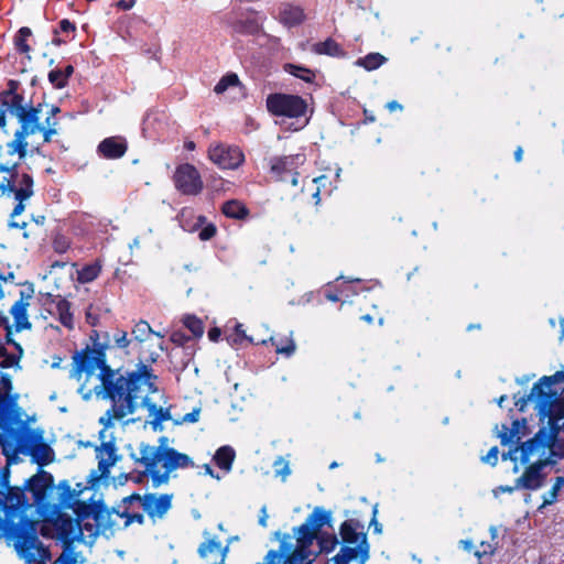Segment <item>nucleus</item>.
Listing matches in <instances>:
<instances>
[{
	"instance_id": "25",
	"label": "nucleus",
	"mask_w": 564,
	"mask_h": 564,
	"mask_svg": "<svg viewBox=\"0 0 564 564\" xmlns=\"http://www.w3.org/2000/svg\"><path fill=\"white\" fill-rule=\"evenodd\" d=\"M527 421L516 420L512 422V426L508 427L507 425H502L501 430L498 432V437L502 445H512L518 443L522 436L525 434Z\"/></svg>"
},
{
	"instance_id": "2",
	"label": "nucleus",
	"mask_w": 564,
	"mask_h": 564,
	"mask_svg": "<svg viewBox=\"0 0 564 564\" xmlns=\"http://www.w3.org/2000/svg\"><path fill=\"white\" fill-rule=\"evenodd\" d=\"M563 382L564 371H557L552 376L542 377L528 395H514L516 406L520 411H523L528 403L533 404L540 421L546 423V426L533 438L502 454L503 460L509 458L514 463L513 473L519 471L518 463L542 467L554 463L551 459L554 453V434L558 433V422L564 417V399L560 397V389L555 386Z\"/></svg>"
},
{
	"instance_id": "52",
	"label": "nucleus",
	"mask_w": 564,
	"mask_h": 564,
	"mask_svg": "<svg viewBox=\"0 0 564 564\" xmlns=\"http://www.w3.org/2000/svg\"><path fill=\"white\" fill-rule=\"evenodd\" d=\"M59 26L63 32H70L75 30V25L68 20H62Z\"/></svg>"
},
{
	"instance_id": "47",
	"label": "nucleus",
	"mask_w": 564,
	"mask_h": 564,
	"mask_svg": "<svg viewBox=\"0 0 564 564\" xmlns=\"http://www.w3.org/2000/svg\"><path fill=\"white\" fill-rule=\"evenodd\" d=\"M556 434H554V438L556 437ZM553 456H558V457H564V438L558 441L556 443V441L554 440V453H553Z\"/></svg>"
},
{
	"instance_id": "22",
	"label": "nucleus",
	"mask_w": 564,
	"mask_h": 564,
	"mask_svg": "<svg viewBox=\"0 0 564 564\" xmlns=\"http://www.w3.org/2000/svg\"><path fill=\"white\" fill-rule=\"evenodd\" d=\"M276 19L286 28L300 25L305 20L304 11L301 7L291 3H282L279 7Z\"/></svg>"
},
{
	"instance_id": "15",
	"label": "nucleus",
	"mask_w": 564,
	"mask_h": 564,
	"mask_svg": "<svg viewBox=\"0 0 564 564\" xmlns=\"http://www.w3.org/2000/svg\"><path fill=\"white\" fill-rule=\"evenodd\" d=\"M209 160L220 169H237L243 161L242 151L235 145L213 143L208 149Z\"/></svg>"
},
{
	"instance_id": "12",
	"label": "nucleus",
	"mask_w": 564,
	"mask_h": 564,
	"mask_svg": "<svg viewBox=\"0 0 564 564\" xmlns=\"http://www.w3.org/2000/svg\"><path fill=\"white\" fill-rule=\"evenodd\" d=\"M173 495L169 494H147L141 496L132 494L123 498L124 505L140 503L143 511L152 519H163L169 510L172 508Z\"/></svg>"
},
{
	"instance_id": "24",
	"label": "nucleus",
	"mask_w": 564,
	"mask_h": 564,
	"mask_svg": "<svg viewBox=\"0 0 564 564\" xmlns=\"http://www.w3.org/2000/svg\"><path fill=\"white\" fill-rule=\"evenodd\" d=\"M127 143L119 137H110L102 140L98 145V152L106 159H119L124 155Z\"/></svg>"
},
{
	"instance_id": "37",
	"label": "nucleus",
	"mask_w": 564,
	"mask_h": 564,
	"mask_svg": "<svg viewBox=\"0 0 564 564\" xmlns=\"http://www.w3.org/2000/svg\"><path fill=\"white\" fill-rule=\"evenodd\" d=\"M185 327L191 330L194 337H200L204 334L203 322L195 316H186L184 318Z\"/></svg>"
},
{
	"instance_id": "60",
	"label": "nucleus",
	"mask_w": 564,
	"mask_h": 564,
	"mask_svg": "<svg viewBox=\"0 0 564 564\" xmlns=\"http://www.w3.org/2000/svg\"><path fill=\"white\" fill-rule=\"evenodd\" d=\"M18 46L20 47V50L22 52H28L29 51V46L25 44L24 39H20L18 41Z\"/></svg>"
},
{
	"instance_id": "35",
	"label": "nucleus",
	"mask_w": 564,
	"mask_h": 564,
	"mask_svg": "<svg viewBox=\"0 0 564 564\" xmlns=\"http://www.w3.org/2000/svg\"><path fill=\"white\" fill-rule=\"evenodd\" d=\"M100 269L98 263L85 265L77 272V279L80 283H89L99 275Z\"/></svg>"
},
{
	"instance_id": "42",
	"label": "nucleus",
	"mask_w": 564,
	"mask_h": 564,
	"mask_svg": "<svg viewBox=\"0 0 564 564\" xmlns=\"http://www.w3.org/2000/svg\"><path fill=\"white\" fill-rule=\"evenodd\" d=\"M113 340L116 346L121 349L127 348L131 343V340L128 338V333L124 330H118L113 335Z\"/></svg>"
},
{
	"instance_id": "58",
	"label": "nucleus",
	"mask_w": 564,
	"mask_h": 564,
	"mask_svg": "<svg viewBox=\"0 0 564 564\" xmlns=\"http://www.w3.org/2000/svg\"><path fill=\"white\" fill-rule=\"evenodd\" d=\"M63 74L65 75L66 80H68L69 76L73 74L74 68L72 65H67L64 69H62Z\"/></svg>"
},
{
	"instance_id": "1",
	"label": "nucleus",
	"mask_w": 564,
	"mask_h": 564,
	"mask_svg": "<svg viewBox=\"0 0 564 564\" xmlns=\"http://www.w3.org/2000/svg\"><path fill=\"white\" fill-rule=\"evenodd\" d=\"M105 346L99 345L74 356L70 378L80 382L78 391L84 399L95 394L98 399L110 400L112 405L99 417V423L113 427L116 422L133 414L140 408H147L156 422L170 419L169 411L159 406L153 395L159 393L154 384L156 379L147 366L126 376L112 370L106 364Z\"/></svg>"
},
{
	"instance_id": "64",
	"label": "nucleus",
	"mask_w": 564,
	"mask_h": 564,
	"mask_svg": "<svg viewBox=\"0 0 564 564\" xmlns=\"http://www.w3.org/2000/svg\"><path fill=\"white\" fill-rule=\"evenodd\" d=\"M371 524H373V525H375V532H376V533H381V531H382V527H381V524H380V523H378V522L376 521V519H375V518L372 519Z\"/></svg>"
},
{
	"instance_id": "20",
	"label": "nucleus",
	"mask_w": 564,
	"mask_h": 564,
	"mask_svg": "<svg viewBox=\"0 0 564 564\" xmlns=\"http://www.w3.org/2000/svg\"><path fill=\"white\" fill-rule=\"evenodd\" d=\"M40 111L41 109L39 107L30 109L20 107L17 109L15 115L21 123V128L15 132L26 139L29 135L42 131L43 127L40 124L39 117Z\"/></svg>"
},
{
	"instance_id": "27",
	"label": "nucleus",
	"mask_w": 564,
	"mask_h": 564,
	"mask_svg": "<svg viewBox=\"0 0 564 564\" xmlns=\"http://www.w3.org/2000/svg\"><path fill=\"white\" fill-rule=\"evenodd\" d=\"M53 303H54V311H52L51 314L56 315L59 323L64 327H66L67 329H73L74 328V314L72 311V304L67 300H65L61 296H56L53 300Z\"/></svg>"
},
{
	"instance_id": "55",
	"label": "nucleus",
	"mask_w": 564,
	"mask_h": 564,
	"mask_svg": "<svg viewBox=\"0 0 564 564\" xmlns=\"http://www.w3.org/2000/svg\"><path fill=\"white\" fill-rule=\"evenodd\" d=\"M58 124L57 120L55 119V117H52L51 115H48L45 119V127L44 128H56Z\"/></svg>"
},
{
	"instance_id": "7",
	"label": "nucleus",
	"mask_w": 564,
	"mask_h": 564,
	"mask_svg": "<svg viewBox=\"0 0 564 564\" xmlns=\"http://www.w3.org/2000/svg\"><path fill=\"white\" fill-rule=\"evenodd\" d=\"M0 173L3 174L2 182L0 183V191L3 195H14L18 202L14 206L11 218L21 215L25 205L24 202L30 199L34 193L33 177L19 166V161L1 160Z\"/></svg>"
},
{
	"instance_id": "31",
	"label": "nucleus",
	"mask_w": 564,
	"mask_h": 564,
	"mask_svg": "<svg viewBox=\"0 0 564 564\" xmlns=\"http://www.w3.org/2000/svg\"><path fill=\"white\" fill-rule=\"evenodd\" d=\"M131 334H132L133 340L139 341V343H143V341L148 340L152 335H155L160 339H162L164 337V335H162L160 333H155L151 328L149 323L145 321H142V319L139 321L138 323H135V325L132 328Z\"/></svg>"
},
{
	"instance_id": "59",
	"label": "nucleus",
	"mask_w": 564,
	"mask_h": 564,
	"mask_svg": "<svg viewBox=\"0 0 564 564\" xmlns=\"http://www.w3.org/2000/svg\"><path fill=\"white\" fill-rule=\"evenodd\" d=\"M140 247V238L135 237L132 242L129 245V249L133 251L134 249H138Z\"/></svg>"
},
{
	"instance_id": "46",
	"label": "nucleus",
	"mask_w": 564,
	"mask_h": 564,
	"mask_svg": "<svg viewBox=\"0 0 564 564\" xmlns=\"http://www.w3.org/2000/svg\"><path fill=\"white\" fill-rule=\"evenodd\" d=\"M86 319L91 326H96L98 324V315L95 312L93 306H89L86 311Z\"/></svg>"
},
{
	"instance_id": "53",
	"label": "nucleus",
	"mask_w": 564,
	"mask_h": 564,
	"mask_svg": "<svg viewBox=\"0 0 564 564\" xmlns=\"http://www.w3.org/2000/svg\"><path fill=\"white\" fill-rule=\"evenodd\" d=\"M517 489L516 485L513 487L510 486H499L497 489L494 490L495 496H497L499 492H513V490Z\"/></svg>"
},
{
	"instance_id": "48",
	"label": "nucleus",
	"mask_w": 564,
	"mask_h": 564,
	"mask_svg": "<svg viewBox=\"0 0 564 564\" xmlns=\"http://www.w3.org/2000/svg\"><path fill=\"white\" fill-rule=\"evenodd\" d=\"M41 132H43L44 141L50 142L52 140V137L57 133V130H56V128H44L43 127V130Z\"/></svg>"
},
{
	"instance_id": "38",
	"label": "nucleus",
	"mask_w": 564,
	"mask_h": 564,
	"mask_svg": "<svg viewBox=\"0 0 564 564\" xmlns=\"http://www.w3.org/2000/svg\"><path fill=\"white\" fill-rule=\"evenodd\" d=\"M286 69L290 74H292L295 77H299L305 82H312L315 77L314 73L305 67L296 66L293 64L286 65Z\"/></svg>"
},
{
	"instance_id": "11",
	"label": "nucleus",
	"mask_w": 564,
	"mask_h": 564,
	"mask_svg": "<svg viewBox=\"0 0 564 564\" xmlns=\"http://www.w3.org/2000/svg\"><path fill=\"white\" fill-rule=\"evenodd\" d=\"M109 427L102 425V430L99 432V438L101 444L95 446L96 458L98 460L97 470L91 473V477L95 481L108 477L111 468L120 460L121 456L118 454V448L112 437L107 440L106 432Z\"/></svg>"
},
{
	"instance_id": "63",
	"label": "nucleus",
	"mask_w": 564,
	"mask_h": 564,
	"mask_svg": "<svg viewBox=\"0 0 564 564\" xmlns=\"http://www.w3.org/2000/svg\"><path fill=\"white\" fill-rule=\"evenodd\" d=\"M522 149L521 148H518L514 152V159L517 162H520L522 160Z\"/></svg>"
},
{
	"instance_id": "41",
	"label": "nucleus",
	"mask_w": 564,
	"mask_h": 564,
	"mask_svg": "<svg viewBox=\"0 0 564 564\" xmlns=\"http://www.w3.org/2000/svg\"><path fill=\"white\" fill-rule=\"evenodd\" d=\"M273 466L275 475L281 476L283 479L286 478L291 473L289 462L282 457H278Z\"/></svg>"
},
{
	"instance_id": "32",
	"label": "nucleus",
	"mask_w": 564,
	"mask_h": 564,
	"mask_svg": "<svg viewBox=\"0 0 564 564\" xmlns=\"http://www.w3.org/2000/svg\"><path fill=\"white\" fill-rule=\"evenodd\" d=\"M386 62V57L379 53H370L362 58H358L356 64L362 66L367 70H373Z\"/></svg>"
},
{
	"instance_id": "49",
	"label": "nucleus",
	"mask_w": 564,
	"mask_h": 564,
	"mask_svg": "<svg viewBox=\"0 0 564 564\" xmlns=\"http://www.w3.org/2000/svg\"><path fill=\"white\" fill-rule=\"evenodd\" d=\"M268 518L267 508L263 506L260 510L259 524L265 528L268 525Z\"/></svg>"
},
{
	"instance_id": "40",
	"label": "nucleus",
	"mask_w": 564,
	"mask_h": 564,
	"mask_svg": "<svg viewBox=\"0 0 564 564\" xmlns=\"http://www.w3.org/2000/svg\"><path fill=\"white\" fill-rule=\"evenodd\" d=\"M48 80L55 88H63L67 80L61 68L53 69L48 73Z\"/></svg>"
},
{
	"instance_id": "34",
	"label": "nucleus",
	"mask_w": 564,
	"mask_h": 564,
	"mask_svg": "<svg viewBox=\"0 0 564 564\" xmlns=\"http://www.w3.org/2000/svg\"><path fill=\"white\" fill-rule=\"evenodd\" d=\"M564 487V477L558 476L555 478L554 484L550 491L543 495V503L540 509L553 505L557 500L558 492Z\"/></svg>"
},
{
	"instance_id": "54",
	"label": "nucleus",
	"mask_w": 564,
	"mask_h": 564,
	"mask_svg": "<svg viewBox=\"0 0 564 564\" xmlns=\"http://www.w3.org/2000/svg\"><path fill=\"white\" fill-rule=\"evenodd\" d=\"M459 545L465 550V551H473L474 550V543L471 540H460L459 541Z\"/></svg>"
},
{
	"instance_id": "23",
	"label": "nucleus",
	"mask_w": 564,
	"mask_h": 564,
	"mask_svg": "<svg viewBox=\"0 0 564 564\" xmlns=\"http://www.w3.org/2000/svg\"><path fill=\"white\" fill-rule=\"evenodd\" d=\"M28 141L24 137L20 135L19 133H14V139L7 143V151L4 154L0 152V161L1 160H11V161H19V166L21 165L20 162L26 156L28 152ZM0 151H2V147L0 145Z\"/></svg>"
},
{
	"instance_id": "21",
	"label": "nucleus",
	"mask_w": 564,
	"mask_h": 564,
	"mask_svg": "<svg viewBox=\"0 0 564 564\" xmlns=\"http://www.w3.org/2000/svg\"><path fill=\"white\" fill-rule=\"evenodd\" d=\"M542 466L529 465L522 476L517 478L516 488L536 490L544 485L545 476Z\"/></svg>"
},
{
	"instance_id": "30",
	"label": "nucleus",
	"mask_w": 564,
	"mask_h": 564,
	"mask_svg": "<svg viewBox=\"0 0 564 564\" xmlns=\"http://www.w3.org/2000/svg\"><path fill=\"white\" fill-rule=\"evenodd\" d=\"M235 456L236 455L232 447L221 446L220 448L217 449L214 456V460L219 468L228 473L231 470Z\"/></svg>"
},
{
	"instance_id": "62",
	"label": "nucleus",
	"mask_w": 564,
	"mask_h": 564,
	"mask_svg": "<svg viewBox=\"0 0 564 564\" xmlns=\"http://www.w3.org/2000/svg\"><path fill=\"white\" fill-rule=\"evenodd\" d=\"M19 34H20L21 39H25L26 36H29L31 34V31L28 28H22L19 31Z\"/></svg>"
},
{
	"instance_id": "56",
	"label": "nucleus",
	"mask_w": 564,
	"mask_h": 564,
	"mask_svg": "<svg viewBox=\"0 0 564 564\" xmlns=\"http://www.w3.org/2000/svg\"><path fill=\"white\" fill-rule=\"evenodd\" d=\"M387 107L390 111L402 109V106L395 100L388 102Z\"/></svg>"
},
{
	"instance_id": "9",
	"label": "nucleus",
	"mask_w": 564,
	"mask_h": 564,
	"mask_svg": "<svg viewBox=\"0 0 564 564\" xmlns=\"http://www.w3.org/2000/svg\"><path fill=\"white\" fill-rule=\"evenodd\" d=\"M19 451L30 455L40 466L54 460V451L44 442V432L40 429L22 427L17 436Z\"/></svg>"
},
{
	"instance_id": "57",
	"label": "nucleus",
	"mask_w": 564,
	"mask_h": 564,
	"mask_svg": "<svg viewBox=\"0 0 564 564\" xmlns=\"http://www.w3.org/2000/svg\"><path fill=\"white\" fill-rule=\"evenodd\" d=\"M1 278H2L1 279V285H2L3 283H7L9 281L12 282L14 280V274L12 272H9L8 274L1 273Z\"/></svg>"
},
{
	"instance_id": "33",
	"label": "nucleus",
	"mask_w": 564,
	"mask_h": 564,
	"mask_svg": "<svg viewBox=\"0 0 564 564\" xmlns=\"http://www.w3.org/2000/svg\"><path fill=\"white\" fill-rule=\"evenodd\" d=\"M313 51L317 54H326L330 56H337L341 53L339 45L332 39L314 44Z\"/></svg>"
},
{
	"instance_id": "51",
	"label": "nucleus",
	"mask_w": 564,
	"mask_h": 564,
	"mask_svg": "<svg viewBox=\"0 0 564 564\" xmlns=\"http://www.w3.org/2000/svg\"><path fill=\"white\" fill-rule=\"evenodd\" d=\"M134 3H135V0H129V1L120 0L117 2V7L122 10H129L134 6Z\"/></svg>"
},
{
	"instance_id": "39",
	"label": "nucleus",
	"mask_w": 564,
	"mask_h": 564,
	"mask_svg": "<svg viewBox=\"0 0 564 564\" xmlns=\"http://www.w3.org/2000/svg\"><path fill=\"white\" fill-rule=\"evenodd\" d=\"M238 84V77L235 74L227 75L223 77L217 85L214 88V91L216 94H223L228 89L230 86H235Z\"/></svg>"
},
{
	"instance_id": "13",
	"label": "nucleus",
	"mask_w": 564,
	"mask_h": 564,
	"mask_svg": "<svg viewBox=\"0 0 564 564\" xmlns=\"http://www.w3.org/2000/svg\"><path fill=\"white\" fill-rule=\"evenodd\" d=\"M22 286V290L19 292V299L10 308L17 332L31 329L32 325L29 321V308L34 306L36 302L34 284L25 282Z\"/></svg>"
},
{
	"instance_id": "6",
	"label": "nucleus",
	"mask_w": 564,
	"mask_h": 564,
	"mask_svg": "<svg viewBox=\"0 0 564 564\" xmlns=\"http://www.w3.org/2000/svg\"><path fill=\"white\" fill-rule=\"evenodd\" d=\"M339 533L343 546L332 558L333 564H349L355 561L358 564H366L369 560L370 545L365 525L356 519H348L341 523Z\"/></svg>"
},
{
	"instance_id": "8",
	"label": "nucleus",
	"mask_w": 564,
	"mask_h": 564,
	"mask_svg": "<svg viewBox=\"0 0 564 564\" xmlns=\"http://www.w3.org/2000/svg\"><path fill=\"white\" fill-rule=\"evenodd\" d=\"M40 518L42 522L40 531L43 536L58 540L67 547L78 540L80 528L77 519H72L52 507L44 513L40 512Z\"/></svg>"
},
{
	"instance_id": "45",
	"label": "nucleus",
	"mask_w": 564,
	"mask_h": 564,
	"mask_svg": "<svg viewBox=\"0 0 564 564\" xmlns=\"http://www.w3.org/2000/svg\"><path fill=\"white\" fill-rule=\"evenodd\" d=\"M216 234V228L212 225L203 228L200 231H199V239L200 240H209L212 237H214V235Z\"/></svg>"
},
{
	"instance_id": "29",
	"label": "nucleus",
	"mask_w": 564,
	"mask_h": 564,
	"mask_svg": "<svg viewBox=\"0 0 564 564\" xmlns=\"http://www.w3.org/2000/svg\"><path fill=\"white\" fill-rule=\"evenodd\" d=\"M269 341L275 346L276 354L284 355L286 357H291L296 350V344L293 338V332H290L286 335H281L276 339L274 337H270Z\"/></svg>"
},
{
	"instance_id": "10",
	"label": "nucleus",
	"mask_w": 564,
	"mask_h": 564,
	"mask_svg": "<svg viewBox=\"0 0 564 564\" xmlns=\"http://www.w3.org/2000/svg\"><path fill=\"white\" fill-rule=\"evenodd\" d=\"M77 524L80 528V534L76 542L84 544H91L99 534H106L116 528L120 529V523L111 518L108 510L85 512L78 517Z\"/></svg>"
},
{
	"instance_id": "43",
	"label": "nucleus",
	"mask_w": 564,
	"mask_h": 564,
	"mask_svg": "<svg viewBox=\"0 0 564 564\" xmlns=\"http://www.w3.org/2000/svg\"><path fill=\"white\" fill-rule=\"evenodd\" d=\"M498 454H499L498 447L494 446L489 449L487 455L481 458V460L491 466H496L498 463Z\"/></svg>"
},
{
	"instance_id": "14",
	"label": "nucleus",
	"mask_w": 564,
	"mask_h": 564,
	"mask_svg": "<svg viewBox=\"0 0 564 564\" xmlns=\"http://www.w3.org/2000/svg\"><path fill=\"white\" fill-rule=\"evenodd\" d=\"M267 107L274 116L299 119L305 116L307 105L299 96L274 94L267 98Z\"/></svg>"
},
{
	"instance_id": "4",
	"label": "nucleus",
	"mask_w": 564,
	"mask_h": 564,
	"mask_svg": "<svg viewBox=\"0 0 564 564\" xmlns=\"http://www.w3.org/2000/svg\"><path fill=\"white\" fill-rule=\"evenodd\" d=\"M130 457L135 464L143 467L142 473L135 478L141 482L147 477L153 488L167 485L173 473L178 468L193 465V460L186 454L167 446H155L140 443L135 451L131 449Z\"/></svg>"
},
{
	"instance_id": "26",
	"label": "nucleus",
	"mask_w": 564,
	"mask_h": 564,
	"mask_svg": "<svg viewBox=\"0 0 564 564\" xmlns=\"http://www.w3.org/2000/svg\"><path fill=\"white\" fill-rule=\"evenodd\" d=\"M133 503L124 505L123 500L121 505L118 507V510L113 509L110 511L111 518L117 519L120 523V528H127L131 523L142 524L144 521V517L142 513L131 511V506Z\"/></svg>"
},
{
	"instance_id": "28",
	"label": "nucleus",
	"mask_w": 564,
	"mask_h": 564,
	"mask_svg": "<svg viewBox=\"0 0 564 564\" xmlns=\"http://www.w3.org/2000/svg\"><path fill=\"white\" fill-rule=\"evenodd\" d=\"M199 555L209 564H221L225 561V551L221 544L215 540L204 542L198 549Z\"/></svg>"
},
{
	"instance_id": "44",
	"label": "nucleus",
	"mask_w": 564,
	"mask_h": 564,
	"mask_svg": "<svg viewBox=\"0 0 564 564\" xmlns=\"http://www.w3.org/2000/svg\"><path fill=\"white\" fill-rule=\"evenodd\" d=\"M200 408H194L182 417L183 423H196L199 420Z\"/></svg>"
},
{
	"instance_id": "16",
	"label": "nucleus",
	"mask_w": 564,
	"mask_h": 564,
	"mask_svg": "<svg viewBox=\"0 0 564 564\" xmlns=\"http://www.w3.org/2000/svg\"><path fill=\"white\" fill-rule=\"evenodd\" d=\"M305 161L306 158L302 153L274 159L271 164V170L279 176L280 181L290 182L293 186H297V169L304 165Z\"/></svg>"
},
{
	"instance_id": "5",
	"label": "nucleus",
	"mask_w": 564,
	"mask_h": 564,
	"mask_svg": "<svg viewBox=\"0 0 564 564\" xmlns=\"http://www.w3.org/2000/svg\"><path fill=\"white\" fill-rule=\"evenodd\" d=\"M324 524V516L314 511L305 523L294 529L295 545L282 541L279 551H269L265 556L267 564H302L315 554L311 551L319 528Z\"/></svg>"
},
{
	"instance_id": "18",
	"label": "nucleus",
	"mask_w": 564,
	"mask_h": 564,
	"mask_svg": "<svg viewBox=\"0 0 564 564\" xmlns=\"http://www.w3.org/2000/svg\"><path fill=\"white\" fill-rule=\"evenodd\" d=\"M174 181L176 188L186 195H197L203 189V181L198 171L188 163L176 169Z\"/></svg>"
},
{
	"instance_id": "36",
	"label": "nucleus",
	"mask_w": 564,
	"mask_h": 564,
	"mask_svg": "<svg viewBox=\"0 0 564 564\" xmlns=\"http://www.w3.org/2000/svg\"><path fill=\"white\" fill-rule=\"evenodd\" d=\"M223 213L227 217L242 218L245 215H247V209L241 203L237 200H229L223 205Z\"/></svg>"
},
{
	"instance_id": "3",
	"label": "nucleus",
	"mask_w": 564,
	"mask_h": 564,
	"mask_svg": "<svg viewBox=\"0 0 564 564\" xmlns=\"http://www.w3.org/2000/svg\"><path fill=\"white\" fill-rule=\"evenodd\" d=\"M32 509L21 489H9L0 502V532L26 564H46L51 554L37 536L39 520L31 519Z\"/></svg>"
},
{
	"instance_id": "19",
	"label": "nucleus",
	"mask_w": 564,
	"mask_h": 564,
	"mask_svg": "<svg viewBox=\"0 0 564 564\" xmlns=\"http://www.w3.org/2000/svg\"><path fill=\"white\" fill-rule=\"evenodd\" d=\"M53 485L52 476L46 471H40L29 479V489L33 495L34 503L39 512H46L50 505L45 503L46 492Z\"/></svg>"
},
{
	"instance_id": "50",
	"label": "nucleus",
	"mask_w": 564,
	"mask_h": 564,
	"mask_svg": "<svg viewBox=\"0 0 564 564\" xmlns=\"http://www.w3.org/2000/svg\"><path fill=\"white\" fill-rule=\"evenodd\" d=\"M236 332H237V335L241 338V339H248L250 343H254V339L252 337H248L246 334H245V330H243V326L242 324H237L236 325Z\"/></svg>"
},
{
	"instance_id": "61",
	"label": "nucleus",
	"mask_w": 564,
	"mask_h": 564,
	"mask_svg": "<svg viewBox=\"0 0 564 564\" xmlns=\"http://www.w3.org/2000/svg\"><path fill=\"white\" fill-rule=\"evenodd\" d=\"M208 336L212 340H217V338L219 337V330L218 329H212L209 333H208Z\"/></svg>"
},
{
	"instance_id": "17",
	"label": "nucleus",
	"mask_w": 564,
	"mask_h": 564,
	"mask_svg": "<svg viewBox=\"0 0 564 564\" xmlns=\"http://www.w3.org/2000/svg\"><path fill=\"white\" fill-rule=\"evenodd\" d=\"M263 21L264 17L251 9L228 17V23L231 29L245 35H254L262 32Z\"/></svg>"
}]
</instances>
